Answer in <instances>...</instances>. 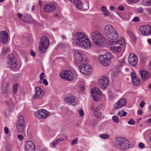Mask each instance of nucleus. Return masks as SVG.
<instances>
[{
	"mask_svg": "<svg viewBox=\"0 0 151 151\" xmlns=\"http://www.w3.org/2000/svg\"><path fill=\"white\" fill-rule=\"evenodd\" d=\"M77 45L84 49H88L91 47V43L87 36L81 32H78L75 35L73 39Z\"/></svg>",
	"mask_w": 151,
	"mask_h": 151,
	"instance_id": "f257e3e1",
	"label": "nucleus"
},
{
	"mask_svg": "<svg viewBox=\"0 0 151 151\" xmlns=\"http://www.w3.org/2000/svg\"><path fill=\"white\" fill-rule=\"evenodd\" d=\"M115 145L117 149L121 151L128 149L130 147L129 141L124 137H117L115 142Z\"/></svg>",
	"mask_w": 151,
	"mask_h": 151,
	"instance_id": "f03ea898",
	"label": "nucleus"
},
{
	"mask_svg": "<svg viewBox=\"0 0 151 151\" xmlns=\"http://www.w3.org/2000/svg\"><path fill=\"white\" fill-rule=\"evenodd\" d=\"M91 37L94 43L98 45L101 46L106 43L105 38L102 37L101 33L99 31L93 32Z\"/></svg>",
	"mask_w": 151,
	"mask_h": 151,
	"instance_id": "7ed1b4c3",
	"label": "nucleus"
},
{
	"mask_svg": "<svg viewBox=\"0 0 151 151\" xmlns=\"http://www.w3.org/2000/svg\"><path fill=\"white\" fill-rule=\"evenodd\" d=\"M112 56L110 52H107L103 55H101L99 57L100 63L104 66H108L111 63Z\"/></svg>",
	"mask_w": 151,
	"mask_h": 151,
	"instance_id": "20e7f679",
	"label": "nucleus"
},
{
	"mask_svg": "<svg viewBox=\"0 0 151 151\" xmlns=\"http://www.w3.org/2000/svg\"><path fill=\"white\" fill-rule=\"evenodd\" d=\"M49 44V41L48 38L44 36L41 39L40 43L39 49L40 53L43 54L45 52Z\"/></svg>",
	"mask_w": 151,
	"mask_h": 151,
	"instance_id": "39448f33",
	"label": "nucleus"
},
{
	"mask_svg": "<svg viewBox=\"0 0 151 151\" xmlns=\"http://www.w3.org/2000/svg\"><path fill=\"white\" fill-rule=\"evenodd\" d=\"M60 76L61 78L68 81L73 80V74L72 72L69 70H64L61 72Z\"/></svg>",
	"mask_w": 151,
	"mask_h": 151,
	"instance_id": "423d86ee",
	"label": "nucleus"
},
{
	"mask_svg": "<svg viewBox=\"0 0 151 151\" xmlns=\"http://www.w3.org/2000/svg\"><path fill=\"white\" fill-rule=\"evenodd\" d=\"M109 83V81L106 77L102 76L100 78L98 82V85L102 89L107 88Z\"/></svg>",
	"mask_w": 151,
	"mask_h": 151,
	"instance_id": "0eeeda50",
	"label": "nucleus"
},
{
	"mask_svg": "<svg viewBox=\"0 0 151 151\" xmlns=\"http://www.w3.org/2000/svg\"><path fill=\"white\" fill-rule=\"evenodd\" d=\"M91 93L94 100L96 102L99 101L101 98V92L98 88H93L91 90Z\"/></svg>",
	"mask_w": 151,
	"mask_h": 151,
	"instance_id": "6e6552de",
	"label": "nucleus"
},
{
	"mask_svg": "<svg viewBox=\"0 0 151 151\" xmlns=\"http://www.w3.org/2000/svg\"><path fill=\"white\" fill-rule=\"evenodd\" d=\"M83 54H81L78 51L75 52L74 55V63L76 65L81 66V65L79 64L82 62L83 58Z\"/></svg>",
	"mask_w": 151,
	"mask_h": 151,
	"instance_id": "1a4fd4ad",
	"label": "nucleus"
},
{
	"mask_svg": "<svg viewBox=\"0 0 151 151\" xmlns=\"http://www.w3.org/2000/svg\"><path fill=\"white\" fill-rule=\"evenodd\" d=\"M128 61L131 65L135 66L138 61L137 58L134 53H131L128 57Z\"/></svg>",
	"mask_w": 151,
	"mask_h": 151,
	"instance_id": "9d476101",
	"label": "nucleus"
},
{
	"mask_svg": "<svg viewBox=\"0 0 151 151\" xmlns=\"http://www.w3.org/2000/svg\"><path fill=\"white\" fill-rule=\"evenodd\" d=\"M139 30L141 33L143 35H148L151 33V27L149 25L141 26Z\"/></svg>",
	"mask_w": 151,
	"mask_h": 151,
	"instance_id": "9b49d317",
	"label": "nucleus"
},
{
	"mask_svg": "<svg viewBox=\"0 0 151 151\" xmlns=\"http://www.w3.org/2000/svg\"><path fill=\"white\" fill-rule=\"evenodd\" d=\"M25 151H35V147L34 143L32 141L27 142L25 145Z\"/></svg>",
	"mask_w": 151,
	"mask_h": 151,
	"instance_id": "f8f14e48",
	"label": "nucleus"
},
{
	"mask_svg": "<svg viewBox=\"0 0 151 151\" xmlns=\"http://www.w3.org/2000/svg\"><path fill=\"white\" fill-rule=\"evenodd\" d=\"M8 60L7 63L9 65L12 66H17V63L16 62V58L12 54H9L8 58Z\"/></svg>",
	"mask_w": 151,
	"mask_h": 151,
	"instance_id": "ddd939ff",
	"label": "nucleus"
},
{
	"mask_svg": "<svg viewBox=\"0 0 151 151\" xmlns=\"http://www.w3.org/2000/svg\"><path fill=\"white\" fill-rule=\"evenodd\" d=\"M44 94V92L40 87H37L36 88V93L34 96L35 99H38L41 98Z\"/></svg>",
	"mask_w": 151,
	"mask_h": 151,
	"instance_id": "4468645a",
	"label": "nucleus"
},
{
	"mask_svg": "<svg viewBox=\"0 0 151 151\" xmlns=\"http://www.w3.org/2000/svg\"><path fill=\"white\" fill-rule=\"evenodd\" d=\"M0 41L4 44L7 43L8 39V35L7 32L5 31L0 32Z\"/></svg>",
	"mask_w": 151,
	"mask_h": 151,
	"instance_id": "2eb2a0df",
	"label": "nucleus"
},
{
	"mask_svg": "<svg viewBox=\"0 0 151 151\" xmlns=\"http://www.w3.org/2000/svg\"><path fill=\"white\" fill-rule=\"evenodd\" d=\"M55 9L54 5L53 3L45 5L44 7V10L47 13H51L53 12Z\"/></svg>",
	"mask_w": 151,
	"mask_h": 151,
	"instance_id": "dca6fc26",
	"label": "nucleus"
},
{
	"mask_svg": "<svg viewBox=\"0 0 151 151\" xmlns=\"http://www.w3.org/2000/svg\"><path fill=\"white\" fill-rule=\"evenodd\" d=\"M131 77L132 83L134 86H137L140 84V80L136 76L134 72H132L131 73Z\"/></svg>",
	"mask_w": 151,
	"mask_h": 151,
	"instance_id": "f3484780",
	"label": "nucleus"
},
{
	"mask_svg": "<svg viewBox=\"0 0 151 151\" xmlns=\"http://www.w3.org/2000/svg\"><path fill=\"white\" fill-rule=\"evenodd\" d=\"M127 103V100L125 98H122L119 100L115 104L114 108L119 109L125 106Z\"/></svg>",
	"mask_w": 151,
	"mask_h": 151,
	"instance_id": "a211bd4d",
	"label": "nucleus"
},
{
	"mask_svg": "<svg viewBox=\"0 0 151 151\" xmlns=\"http://www.w3.org/2000/svg\"><path fill=\"white\" fill-rule=\"evenodd\" d=\"M140 74L141 77L146 81L150 78L151 76V73L150 72L144 70L140 71Z\"/></svg>",
	"mask_w": 151,
	"mask_h": 151,
	"instance_id": "6ab92c4d",
	"label": "nucleus"
},
{
	"mask_svg": "<svg viewBox=\"0 0 151 151\" xmlns=\"http://www.w3.org/2000/svg\"><path fill=\"white\" fill-rule=\"evenodd\" d=\"M102 107V105H100L96 108L94 111L95 116L98 118L101 117L102 114L101 110Z\"/></svg>",
	"mask_w": 151,
	"mask_h": 151,
	"instance_id": "aec40b11",
	"label": "nucleus"
},
{
	"mask_svg": "<svg viewBox=\"0 0 151 151\" xmlns=\"http://www.w3.org/2000/svg\"><path fill=\"white\" fill-rule=\"evenodd\" d=\"M23 20L25 22L30 23L32 22L33 20L30 15L25 14L23 15Z\"/></svg>",
	"mask_w": 151,
	"mask_h": 151,
	"instance_id": "412c9836",
	"label": "nucleus"
},
{
	"mask_svg": "<svg viewBox=\"0 0 151 151\" xmlns=\"http://www.w3.org/2000/svg\"><path fill=\"white\" fill-rule=\"evenodd\" d=\"M65 100L66 102L74 104L75 102V98L73 95H70L68 96L65 99Z\"/></svg>",
	"mask_w": 151,
	"mask_h": 151,
	"instance_id": "4be33fe9",
	"label": "nucleus"
},
{
	"mask_svg": "<svg viewBox=\"0 0 151 151\" xmlns=\"http://www.w3.org/2000/svg\"><path fill=\"white\" fill-rule=\"evenodd\" d=\"M107 37L110 39L112 40H115L117 39L118 37V35L116 31L112 32L111 33L109 34Z\"/></svg>",
	"mask_w": 151,
	"mask_h": 151,
	"instance_id": "5701e85b",
	"label": "nucleus"
},
{
	"mask_svg": "<svg viewBox=\"0 0 151 151\" xmlns=\"http://www.w3.org/2000/svg\"><path fill=\"white\" fill-rule=\"evenodd\" d=\"M113 71L112 72V75L115 77H117L118 76L120 71H119V68L118 67H114L113 68Z\"/></svg>",
	"mask_w": 151,
	"mask_h": 151,
	"instance_id": "b1692460",
	"label": "nucleus"
},
{
	"mask_svg": "<svg viewBox=\"0 0 151 151\" xmlns=\"http://www.w3.org/2000/svg\"><path fill=\"white\" fill-rule=\"evenodd\" d=\"M25 121L23 116L22 115H20L16 123L25 125Z\"/></svg>",
	"mask_w": 151,
	"mask_h": 151,
	"instance_id": "393cba45",
	"label": "nucleus"
},
{
	"mask_svg": "<svg viewBox=\"0 0 151 151\" xmlns=\"http://www.w3.org/2000/svg\"><path fill=\"white\" fill-rule=\"evenodd\" d=\"M124 42V40L123 39H121L120 40H118L116 41H109V43L111 45H114L116 44H119L120 45H122Z\"/></svg>",
	"mask_w": 151,
	"mask_h": 151,
	"instance_id": "a878e982",
	"label": "nucleus"
},
{
	"mask_svg": "<svg viewBox=\"0 0 151 151\" xmlns=\"http://www.w3.org/2000/svg\"><path fill=\"white\" fill-rule=\"evenodd\" d=\"M25 125L16 123V127L17 129L20 132H23L24 131Z\"/></svg>",
	"mask_w": 151,
	"mask_h": 151,
	"instance_id": "bb28decb",
	"label": "nucleus"
},
{
	"mask_svg": "<svg viewBox=\"0 0 151 151\" xmlns=\"http://www.w3.org/2000/svg\"><path fill=\"white\" fill-rule=\"evenodd\" d=\"M46 111V110L43 109H39L37 112L35 113L36 116L39 119H40L41 116H42V114H43L42 111Z\"/></svg>",
	"mask_w": 151,
	"mask_h": 151,
	"instance_id": "cd10ccee",
	"label": "nucleus"
},
{
	"mask_svg": "<svg viewBox=\"0 0 151 151\" xmlns=\"http://www.w3.org/2000/svg\"><path fill=\"white\" fill-rule=\"evenodd\" d=\"M142 3V4L145 6H151V0H143Z\"/></svg>",
	"mask_w": 151,
	"mask_h": 151,
	"instance_id": "c85d7f7f",
	"label": "nucleus"
},
{
	"mask_svg": "<svg viewBox=\"0 0 151 151\" xmlns=\"http://www.w3.org/2000/svg\"><path fill=\"white\" fill-rule=\"evenodd\" d=\"M114 29L111 25H107L105 27V33H108L109 31H111L112 30Z\"/></svg>",
	"mask_w": 151,
	"mask_h": 151,
	"instance_id": "c756f323",
	"label": "nucleus"
},
{
	"mask_svg": "<svg viewBox=\"0 0 151 151\" xmlns=\"http://www.w3.org/2000/svg\"><path fill=\"white\" fill-rule=\"evenodd\" d=\"M111 49L114 52H119L121 50V47L120 46H112L111 47Z\"/></svg>",
	"mask_w": 151,
	"mask_h": 151,
	"instance_id": "7c9ffc66",
	"label": "nucleus"
},
{
	"mask_svg": "<svg viewBox=\"0 0 151 151\" xmlns=\"http://www.w3.org/2000/svg\"><path fill=\"white\" fill-rule=\"evenodd\" d=\"M42 111L43 114H42V116H41L40 119H45L47 118L50 114V112L47 111L46 110L45 112L43 111Z\"/></svg>",
	"mask_w": 151,
	"mask_h": 151,
	"instance_id": "2f4dec72",
	"label": "nucleus"
},
{
	"mask_svg": "<svg viewBox=\"0 0 151 151\" xmlns=\"http://www.w3.org/2000/svg\"><path fill=\"white\" fill-rule=\"evenodd\" d=\"M88 67H78V69L83 74L86 75L87 73L86 68Z\"/></svg>",
	"mask_w": 151,
	"mask_h": 151,
	"instance_id": "473e14b6",
	"label": "nucleus"
},
{
	"mask_svg": "<svg viewBox=\"0 0 151 151\" xmlns=\"http://www.w3.org/2000/svg\"><path fill=\"white\" fill-rule=\"evenodd\" d=\"M77 8L79 9H80L83 7V3L80 0H79L78 2L76 4Z\"/></svg>",
	"mask_w": 151,
	"mask_h": 151,
	"instance_id": "72a5a7b5",
	"label": "nucleus"
},
{
	"mask_svg": "<svg viewBox=\"0 0 151 151\" xmlns=\"http://www.w3.org/2000/svg\"><path fill=\"white\" fill-rule=\"evenodd\" d=\"M127 114V113L125 112L124 110L119 111L118 113V115L120 116H125Z\"/></svg>",
	"mask_w": 151,
	"mask_h": 151,
	"instance_id": "f704fd0d",
	"label": "nucleus"
},
{
	"mask_svg": "<svg viewBox=\"0 0 151 151\" xmlns=\"http://www.w3.org/2000/svg\"><path fill=\"white\" fill-rule=\"evenodd\" d=\"M112 120L115 123H118L119 122V119L116 116H114L112 118Z\"/></svg>",
	"mask_w": 151,
	"mask_h": 151,
	"instance_id": "c9c22d12",
	"label": "nucleus"
},
{
	"mask_svg": "<svg viewBox=\"0 0 151 151\" xmlns=\"http://www.w3.org/2000/svg\"><path fill=\"white\" fill-rule=\"evenodd\" d=\"M3 91L4 93V95L8 97L9 96V95L10 94V92L9 89L7 88H6L5 90V91Z\"/></svg>",
	"mask_w": 151,
	"mask_h": 151,
	"instance_id": "e433bc0d",
	"label": "nucleus"
},
{
	"mask_svg": "<svg viewBox=\"0 0 151 151\" xmlns=\"http://www.w3.org/2000/svg\"><path fill=\"white\" fill-rule=\"evenodd\" d=\"M125 63V61L124 59V58H122L119 60V66H121L122 65H124Z\"/></svg>",
	"mask_w": 151,
	"mask_h": 151,
	"instance_id": "4c0bfd02",
	"label": "nucleus"
},
{
	"mask_svg": "<svg viewBox=\"0 0 151 151\" xmlns=\"http://www.w3.org/2000/svg\"><path fill=\"white\" fill-rule=\"evenodd\" d=\"M18 84L15 83L14 84L13 88V92L14 93H16L17 91Z\"/></svg>",
	"mask_w": 151,
	"mask_h": 151,
	"instance_id": "58836bf2",
	"label": "nucleus"
},
{
	"mask_svg": "<svg viewBox=\"0 0 151 151\" xmlns=\"http://www.w3.org/2000/svg\"><path fill=\"white\" fill-rule=\"evenodd\" d=\"M99 137L105 139L108 138L109 136L107 134H100Z\"/></svg>",
	"mask_w": 151,
	"mask_h": 151,
	"instance_id": "ea45409f",
	"label": "nucleus"
},
{
	"mask_svg": "<svg viewBox=\"0 0 151 151\" xmlns=\"http://www.w3.org/2000/svg\"><path fill=\"white\" fill-rule=\"evenodd\" d=\"M9 50V48L8 47H5L3 49V51L2 52V55H4L6 54Z\"/></svg>",
	"mask_w": 151,
	"mask_h": 151,
	"instance_id": "a19ab883",
	"label": "nucleus"
},
{
	"mask_svg": "<svg viewBox=\"0 0 151 151\" xmlns=\"http://www.w3.org/2000/svg\"><path fill=\"white\" fill-rule=\"evenodd\" d=\"M91 67H87L86 68V72L87 73H86V75H89L92 72V70L91 68Z\"/></svg>",
	"mask_w": 151,
	"mask_h": 151,
	"instance_id": "79ce46f5",
	"label": "nucleus"
},
{
	"mask_svg": "<svg viewBox=\"0 0 151 151\" xmlns=\"http://www.w3.org/2000/svg\"><path fill=\"white\" fill-rule=\"evenodd\" d=\"M82 65L83 66H91L88 63V61L87 60H85L82 62Z\"/></svg>",
	"mask_w": 151,
	"mask_h": 151,
	"instance_id": "37998d69",
	"label": "nucleus"
},
{
	"mask_svg": "<svg viewBox=\"0 0 151 151\" xmlns=\"http://www.w3.org/2000/svg\"><path fill=\"white\" fill-rule=\"evenodd\" d=\"M11 114L10 110L9 109H6L5 112V114L6 116H9Z\"/></svg>",
	"mask_w": 151,
	"mask_h": 151,
	"instance_id": "c03bdc74",
	"label": "nucleus"
},
{
	"mask_svg": "<svg viewBox=\"0 0 151 151\" xmlns=\"http://www.w3.org/2000/svg\"><path fill=\"white\" fill-rule=\"evenodd\" d=\"M128 123L129 124L133 125L135 124V122L133 119H131L128 122Z\"/></svg>",
	"mask_w": 151,
	"mask_h": 151,
	"instance_id": "a18cd8bd",
	"label": "nucleus"
},
{
	"mask_svg": "<svg viewBox=\"0 0 151 151\" xmlns=\"http://www.w3.org/2000/svg\"><path fill=\"white\" fill-rule=\"evenodd\" d=\"M138 12L140 13H142L144 12V9L142 7H139L138 9Z\"/></svg>",
	"mask_w": 151,
	"mask_h": 151,
	"instance_id": "49530a36",
	"label": "nucleus"
},
{
	"mask_svg": "<svg viewBox=\"0 0 151 151\" xmlns=\"http://www.w3.org/2000/svg\"><path fill=\"white\" fill-rule=\"evenodd\" d=\"M79 114L81 116H83L84 115V111L83 109H80L79 111Z\"/></svg>",
	"mask_w": 151,
	"mask_h": 151,
	"instance_id": "de8ad7c7",
	"label": "nucleus"
},
{
	"mask_svg": "<svg viewBox=\"0 0 151 151\" xmlns=\"http://www.w3.org/2000/svg\"><path fill=\"white\" fill-rule=\"evenodd\" d=\"M17 15L19 18L23 20V15H22L20 13H17Z\"/></svg>",
	"mask_w": 151,
	"mask_h": 151,
	"instance_id": "09e8293b",
	"label": "nucleus"
},
{
	"mask_svg": "<svg viewBox=\"0 0 151 151\" xmlns=\"http://www.w3.org/2000/svg\"><path fill=\"white\" fill-rule=\"evenodd\" d=\"M138 146L141 148H143L144 147V145L142 143L140 142L139 143Z\"/></svg>",
	"mask_w": 151,
	"mask_h": 151,
	"instance_id": "8fccbe9b",
	"label": "nucleus"
},
{
	"mask_svg": "<svg viewBox=\"0 0 151 151\" xmlns=\"http://www.w3.org/2000/svg\"><path fill=\"white\" fill-rule=\"evenodd\" d=\"M104 15L105 16H109L110 15V13L109 11L106 10L105 12H104Z\"/></svg>",
	"mask_w": 151,
	"mask_h": 151,
	"instance_id": "3c124183",
	"label": "nucleus"
},
{
	"mask_svg": "<svg viewBox=\"0 0 151 151\" xmlns=\"http://www.w3.org/2000/svg\"><path fill=\"white\" fill-rule=\"evenodd\" d=\"M30 54L32 56L34 57L36 55V53L35 51L32 50L30 52Z\"/></svg>",
	"mask_w": 151,
	"mask_h": 151,
	"instance_id": "603ef678",
	"label": "nucleus"
},
{
	"mask_svg": "<svg viewBox=\"0 0 151 151\" xmlns=\"http://www.w3.org/2000/svg\"><path fill=\"white\" fill-rule=\"evenodd\" d=\"M17 137L18 139L20 140H22L23 138V137L22 135L18 134Z\"/></svg>",
	"mask_w": 151,
	"mask_h": 151,
	"instance_id": "864d4df0",
	"label": "nucleus"
},
{
	"mask_svg": "<svg viewBox=\"0 0 151 151\" xmlns=\"http://www.w3.org/2000/svg\"><path fill=\"white\" fill-rule=\"evenodd\" d=\"M44 76V73H42L40 75V78L41 80H42L43 79V78Z\"/></svg>",
	"mask_w": 151,
	"mask_h": 151,
	"instance_id": "5fc2aeb1",
	"label": "nucleus"
},
{
	"mask_svg": "<svg viewBox=\"0 0 151 151\" xmlns=\"http://www.w3.org/2000/svg\"><path fill=\"white\" fill-rule=\"evenodd\" d=\"M139 18L137 17H134L133 19V21L134 22H137L139 21Z\"/></svg>",
	"mask_w": 151,
	"mask_h": 151,
	"instance_id": "6e6d98bb",
	"label": "nucleus"
},
{
	"mask_svg": "<svg viewBox=\"0 0 151 151\" xmlns=\"http://www.w3.org/2000/svg\"><path fill=\"white\" fill-rule=\"evenodd\" d=\"M43 83L44 84H45L46 86H47L48 84V83L47 81V80L46 79H43Z\"/></svg>",
	"mask_w": 151,
	"mask_h": 151,
	"instance_id": "4d7b16f0",
	"label": "nucleus"
},
{
	"mask_svg": "<svg viewBox=\"0 0 151 151\" xmlns=\"http://www.w3.org/2000/svg\"><path fill=\"white\" fill-rule=\"evenodd\" d=\"M77 139H76L71 142V144L72 145H74L77 143Z\"/></svg>",
	"mask_w": 151,
	"mask_h": 151,
	"instance_id": "13d9d810",
	"label": "nucleus"
},
{
	"mask_svg": "<svg viewBox=\"0 0 151 151\" xmlns=\"http://www.w3.org/2000/svg\"><path fill=\"white\" fill-rule=\"evenodd\" d=\"M145 105V102L143 101H142L140 104L139 106L141 107H143Z\"/></svg>",
	"mask_w": 151,
	"mask_h": 151,
	"instance_id": "bf43d9fd",
	"label": "nucleus"
},
{
	"mask_svg": "<svg viewBox=\"0 0 151 151\" xmlns=\"http://www.w3.org/2000/svg\"><path fill=\"white\" fill-rule=\"evenodd\" d=\"M64 141V139L63 138H58L55 141L57 142H58V143L61 142V141Z\"/></svg>",
	"mask_w": 151,
	"mask_h": 151,
	"instance_id": "052dcab7",
	"label": "nucleus"
},
{
	"mask_svg": "<svg viewBox=\"0 0 151 151\" xmlns=\"http://www.w3.org/2000/svg\"><path fill=\"white\" fill-rule=\"evenodd\" d=\"M4 132L6 134H8L9 133V130L7 127H5L4 128Z\"/></svg>",
	"mask_w": 151,
	"mask_h": 151,
	"instance_id": "680f3d73",
	"label": "nucleus"
},
{
	"mask_svg": "<svg viewBox=\"0 0 151 151\" xmlns=\"http://www.w3.org/2000/svg\"><path fill=\"white\" fill-rule=\"evenodd\" d=\"M118 9L120 11H122L124 9V8L123 6H119Z\"/></svg>",
	"mask_w": 151,
	"mask_h": 151,
	"instance_id": "e2e57ef3",
	"label": "nucleus"
},
{
	"mask_svg": "<svg viewBox=\"0 0 151 151\" xmlns=\"http://www.w3.org/2000/svg\"><path fill=\"white\" fill-rule=\"evenodd\" d=\"M116 30L114 29H113V30H112L111 31H110L109 32L107 33H105L106 35L107 36H108V35H109L112 32H114V31Z\"/></svg>",
	"mask_w": 151,
	"mask_h": 151,
	"instance_id": "0e129e2a",
	"label": "nucleus"
},
{
	"mask_svg": "<svg viewBox=\"0 0 151 151\" xmlns=\"http://www.w3.org/2000/svg\"><path fill=\"white\" fill-rule=\"evenodd\" d=\"M101 10L103 12V13L105 12L107 10V9L106 7L104 6H103L101 8Z\"/></svg>",
	"mask_w": 151,
	"mask_h": 151,
	"instance_id": "69168bd1",
	"label": "nucleus"
},
{
	"mask_svg": "<svg viewBox=\"0 0 151 151\" xmlns=\"http://www.w3.org/2000/svg\"><path fill=\"white\" fill-rule=\"evenodd\" d=\"M65 43H60L58 45L59 47H62L63 46H65Z\"/></svg>",
	"mask_w": 151,
	"mask_h": 151,
	"instance_id": "338daca9",
	"label": "nucleus"
},
{
	"mask_svg": "<svg viewBox=\"0 0 151 151\" xmlns=\"http://www.w3.org/2000/svg\"><path fill=\"white\" fill-rule=\"evenodd\" d=\"M78 1L79 0H70V1L71 3H74L76 4Z\"/></svg>",
	"mask_w": 151,
	"mask_h": 151,
	"instance_id": "774afa93",
	"label": "nucleus"
}]
</instances>
